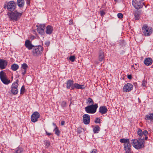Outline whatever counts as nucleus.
Returning <instances> with one entry per match:
<instances>
[{"mask_svg": "<svg viewBox=\"0 0 153 153\" xmlns=\"http://www.w3.org/2000/svg\"><path fill=\"white\" fill-rule=\"evenodd\" d=\"M132 145L137 149L143 148L144 147V137H143L138 138V140L134 139L132 140Z\"/></svg>", "mask_w": 153, "mask_h": 153, "instance_id": "f257e3e1", "label": "nucleus"}, {"mask_svg": "<svg viewBox=\"0 0 153 153\" xmlns=\"http://www.w3.org/2000/svg\"><path fill=\"white\" fill-rule=\"evenodd\" d=\"M73 81L72 80H68L66 83L67 88L69 89L71 88V89H74L75 88L82 89L85 88V86L84 85H80L76 83L73 84Z\"/></svg>", "mask_w": 153, "mask_h": 153, "instance_id": "f03ea898", "label": "nucleus"}, {"mask_svg": "<svg viewBox=\"0 0 153 153\" xmlns=\"http://www.w3.org/2000/svg\"><path fill=\"white\" fill-rule=\"evenodd\" d=\"M121 143H124V149L126 151L125 153H132L131 149V146L128 139H122L120 140Z\"/></svg>", "mask_w": 153, "mask_h": 153, "instance_id": "7ed1b4c3", "label": "nucleus"}, {"mask_svg": "<svg viewBox=\"0 0 153 153\" xmlns=\"http://www.w3.org/2000/svg\"><path fill=\"white\" fill-rule=\"evenodd\" d=\"M22 13H19L17 11H15L13 12H8L7 15L10 19V20L16 21L20 18Z\"/></svg>", "mask_w": 153, "mask_h": 153, "instance_id": "20e7f679", "label": "nucleus"}, {"mask_svg": "<svg viewBox=\"0 0 153 153\" xmlns=\"http://www.w3.org/2000/svg\"><path fill=\"white\" fill-rule=\"evenodd\" d=\"M153 31L152 27H149L146 25H144L142 28V33L146 36H149L152 34Z\"/></svg>", "mask_w": 153, "mask_h": 153, "instance_id": "39448f33", "label": "nucleus"}, {"mask_svg": "<svg viewBox=\"0 0 153 153\" xmlns=\"http://www.w3.org/2000/svg\"><path fill=\"white\" fill-rule=\"evenodd\" d=\"M98 108L97 104L91 105L85 107V111L86 112L89 114H94L96 111L97 109Z\"/></svg>", "mask_w": 153, "mask_h": 153, "instance_id": "423d86ee", "label": "nucleus"}, {"mask_svg": "<svg viewBox=\"0 0 153 153\" xmlns=\"http://www.w3.org/2000/svg\"><path fill=\"white\" fill-rule=\"evenodd\" d=\"M42 51L43 47L41 46H34L33 48L32 53L33 56H38L42 53Z\"/></svg>", "mask_w": 153, "mask_h": 153, "instance_id": "0eeeda50", "label": "nucleus"}, {"mask_svg": "<svg viewBox=\"0 0 153 153\" xmlns=\"http://www.w3.org/2000/svg\"><path fill=\"white\" fill-rule=\"evenodd\" d=\"M144 0H133L132 4L136 9H139L142 7L144 3L143 1Z\"/></svg>", "mask_w": 153, "mask_h": 153, "instance_id": "6e6552de", "label": "nucleus"}, {"mask_svg": "<svg viewBox=\"0 0 153 153\" xmlns=\"http://www.w3.org/2000/svg\"><path fill=\"white\" fill-rule=\"evenodd\" d=\"M0 78L1 82L5 85H8L10 82V80L7 79L6 73L3 71L0 72Z\"/></svg>", "mask_w": 153, "mask_h": 153, "instance_id": "1a4fd4ad", "label": "nucleus"}, {"mask_svg": "<svg viewBox=\"0 0 153 153\" xmlns=\"http://www.w3.org/2000/svg\"><path fill=\"white\" fill-rule=\"evenodd\" d=\"M7 7V9L9 11H13L16 8V4L15 2L11 1L8 2L7 4H5L4 8Z\"/></svg>", "mask_w": 153, "mask_h": 153, "instance_id": "9d476101", "label": "nucleus"}, {"mask_svg": "<svg viewBox=\"0 0 153 153\" xmlns=\"http://www.w3.org/2000/svg\"><path fill=\"white\" fill-rule=\"evenodd\" d=\"M19 80L17 79L16 80V82L13 83L11 87V91L12 94L14 95L16 94L18 92L17 88L18 86Z\"/></svg>", "mask_w": 153, "mask_h": 153, "instance_id": "9b49d317", "label": "nucleus"}, {"mask_svg": "<svg viewBox=\"0 0 153 153\" xmlns=\"http://www.w3.org/2000/svg\"><path fill=\"white\" fill-rule=\"evenodd\" d=\"M133 87V86L130 83L126 84L123 88V91L125 92H128L131 91Z\"/></svg>", "mask_w": 153, "mask_h": 153, "instance_id": "f8f14e48", "label": "nucleus"}, {"mask_svg": "<svg viewBox=\"0 0 153 153\" xmlns=\"http://www.w3.org/2000/svg\"><path fill=\"white\" fill-rule=\"evenodd\" d=\"M40 116V114L37 111L35 112L31 116V121L33 123L36 122L38 121V119L39 117Z\"/></svg>", "mask_w": 153, "mask_h": 153, "instance_id": "ddd939ff", "label": "nucleus"}, {"mask_svg": "<svg viewBox=\"0 0 153 153\" xmlns=\"http://www.w3.org/2000/svg\"><path fill=\"white\" fill-rule=\"evenodd\" d=\"M36 27H37L38 32L40 34L43 35L45 33L44 30L45 27L44 25H36Z\"/></svg>", "mask_w": 153, "mask_h": 153, "instance_id": "4468645a", "label": "nucleus"}, {"mask_svg": "<svg viewBox=\"0 0 153 153\" xmlns=\"http://www.w3.org/2000/svg\"><path fill=\"white\" fill-rule=\"evenodd\" d=\"M82 121L84 123L88 125L89 123L90 120V117L87 114H85L82 116Z\"/></svg>", "mask_w": 153, "mask_h": 153, "instance_id": "2eb2a0df", "label": "nucleus"}, {"mask_svg": "<svg viewBox=\"0 0 153 153\" xmlns=\"http://www.w3.org/2000/svg\"><path fill=\"white\" fill-rule=\"evenodd\" d=\"M25 46L29 50L32 49L34 46L32 44L31 42L29 40H27L25 41Z\"/></svg>", "mask_w": 153, "mask_h": 153, "instance_id": "dca6fc26", "label": "nucleus"}, {"mask_svg": "<svg viewBox=\"0 0 153 153\" xmlns=\"http://www.w3.org/2000/svg\"><path fill=\"white\" fill-rule=\"evenodd\" d=\"M105 57L104 53L103 51L100 50L98 53V59L99 61L102 62V61Z\"/></svg>", "mask_w": 153, "mask_h": 153, "instance_id": "f3484780", "label": "nucleus"}, {"mask_svg": "<svg viewBox=\"0 0 153 153\" xmlns=\"http://www.w3.org/2000/svg\"><path fill=\"white\" fill-rule=\"evenodd\" d=\"M108 109L105 106H101L99 109V112L102 114H105L107 111Z\"/></svg>", "mask_w": 153, "mask_h": 153, "instance_id": "a211bd4d", "label": "nucleus"}, {"mask_svg": "<svg viewBox=\"0 0 153 153\" xmlns=\"http://www.w3.org/2000/svg\"><path fill=\"white\" fill-rule=\"evenodd\" d=\"M7 62L4 60L0 59V68L1 69H4L7 65Z\"/></svg>", "mask_w": 153, "mask_h": 153, "instance_id": "6ab92c4d", "label": "nucleus"}, {"mask_svg": "<svg viewBox=\"0 0 153 153\" xmlns=\"http://www.w3.org/2000/svg\"><path fill=\"white\" fill-rule=\"evenodd\" d=\"M144 62V64L146 66L150 65L152 63V60L151 58H146L145 59Z\"/></svg>", "mask_w": 153, "mask_h": 153, "instance_id": "aec40b11", "label": "nucleus"}, {"mask_svg": "<svg viewBox=\"0 0 153 153\" xmlns=\"http://www.w3.org/2000/svg\"><path fill=\"white\" fill-rule=\"evenodd\" d=\"M53 30L52 27L50 25H48L46 27V33L47 34H51Z\"/></svg>", "mask_w": 153, "mask_h": 153, "instance_id": "412c9836", "label": "nucleus"}, {"mask_svg": "<svg viewBox=\"0 0 153 153\" xmlns=\"http://www.w3.org/2000/svg\"><path fill=\"white\" fill-rule=\"evenodd\" d=\"M134 16L135 19L136 20L139 19L140 17V12L138 10H136L134 12Z\"/></svg>", "mask_w": 153, "mask_h": 153, "instance_id": "4be33fe9", "label": "nucleus"}, {"mask_svg": "<svg viewBox=\"0 0 153 153\" xmlns=\"http://www.w3.org/2000/svg\"><path fill=\"white\" fill-rule=\"evenodd\" d=\"M145 119L147 120H153V113H149L145 116Z\"/></svg>", "mask_w": 153, "mask_h": 153, "instance_id": "5701e85b", "label": "nucleus"}, {"mask_svg": "<svg viewBox=\"0 0 153 153\" xmlns=\"http://www.w3.org/2000/svg\"><path fill=\"white\" fill-rule=\"evenodd\" d=\"M17 3L18 6L20 7H22L24 5V0H17Z\"/></svg>", "mask_w": 153, "mask_h": 153, "instance_id": "b1692460", "label": "nucleus"}, {"mask_svg": "<svg viewBox=\"0 0 153 153\" xmlns=\"http://www.w3.org/2000/svg\"><path fill=\"white\" fill-rule=\"evenodd\" d=\"M11 68L13 71H15L19 68V66L17 64H13L11 65Z\"/></svg>", "mask_w": 153, "mask_h": 153, "instance_id": "393cba45", "label": "nucleus"}, {"mask_svg": "<svg viewBox=\"0 0 153 153\" xmlns=\"http://www.w3.org/2000/svg\"><path fill=\"white\" fill-rule=\"evenodd\" d=\"M100 128L99 126L97 125L93 128V131L94 133H97L100 131Z\"/></svg>", "mask_w": 153, "mask_h": 153, "instance_id": "a878e982", "label": "nucleus"}, {"mask_svg": "<svg viewBox=\"0 0 153 153\" xmlns=\"http://www.w3.org/2000/svg\"><path fill=\"white\" fill-rule=\"evenodd\" d=\"M28 67L27 65L25 63H24L22 65L21 68V70H27Z\"/></svg>", "mask_w": 153, "mask_h": 153, "instance_id": "bb28decb", "label": "nucleus"}, {"mask_svg": "<svg viewBox=\"0 0 153 153\" xmlns=\"http://www.w3.org/2000/svg\"><path fill=\"white\" fill-rule=\"evenodd\" d=\"M148 132L147 130H144L143 132V134L145 136V137L144 138V140H147L148 139Z\"/></svg>", "mask_w": 153, "mask_h": 153, "instance_id": "cd10ccee", "label": "nucleus"}, {"mask_svg": "<svg viewBox=\"0 0 153 153\" xmlns=\"http://www.w3.org/2000/svg\"><path fill=\"white\" fill-rule=\"evenodd\" d=\"M137 134L138 135L141 137H142L143 136V132L140 129H138L137 131Z\"/></svg>", "mask_w": 153, "mask_h": 153, "instance_id": "c85d7f7f", "label": "nucleus"}, {"mask_svg": "<svg viewBox=\"0 0 153 153\" xmlns=\"http://www.w3.org/2000/svg\"><path fill=\"white\" fill-rule=\"evenodd\" d=\"M54 131H55V134L59 136V135L60 132L57 126H56V128H55Z\"/></svg>", "mask_w": 153, "mask_h": 153, "instance_id": "c756f323", "label": "nucleus"}, {"mask_svg": "<svg viewBox=\"0 0 153 153\" xmlns=\"http://www.w3.org/2000/svg\"><path fill=\"white\" fill-rule=\"evenodd\" d=\"M44 142V143L47 147H48L50 146L51 143L49 141L45 140Z\"/></svg>", "mask_w": 153, "mask_h": 153, "instance_id": "7c9ffc66", "label": "nucleus"}, {"mask_svg": "<svg viewBox=\"0 0 153 153\" xmlns=\"http://www.w3.org/2000/svg\"><path fill=\"white\" fill-rule=\"evenodd\" d=\"M87 100L89 104L93 105L94 102L91 98L90 97H89L88 98Z\"/></svg>", "mask_w": 153, "mask_h": 153, "instance_id": "2f4dec72", "label": "nucleus"}, {"mask_svg": "<svg viewBox=\"0 0 153 153\" xmlns=\"http://www.w3.org/2000/svg\"><path fill=\"white\" fill-rule=\"evenodd\" d=\"M66 104L67 103L66 102L62 101L61 103V106L63 108L65 107L66 106Z\"/></svg>", "mask_w": 153, "mask_h": 153, "instance_id": "473e14b6", "label": "nucleus"}, {"mask_svg": "<svg viewBox=\"0 0 153 153\" xmlns=\"http://www.w3.org/2000/svg\"><path fill=\"white\" fill-rule=\"evenodd\" d=\"M69 59L72 62H73L75 59V57L74 56H71L69 58Z\"/></svg>", "mask_w": 153, "mask_h": 153, "instance_id": "72a5a7b5", "label": "nucleus"}, {"mask_svg": "<svg viewBox=\"0 0 153 153\" xmlns=\"http://www.w3.org/2000/svg\"><path fill=\"white\" fill-rule=\"evenodd\" d=\"M100 119L99 118H97L94 121L96 123H100Z\"/></svg>", "mask_w": 153, "mask_h": 153, "instance_id": "f704fd0d", "label": "nucleus"}, {"mask_svg": "<svg viewBox=\"0 0 153 153\" xmlns=\"http://www.w3.org/2000/svg\"><path fill=\"white\" fill-rule=\"evenodd\" d=\"M117 17L120 19H122L123 18V15L122 13H119L117 14Z\"/></svg>", "mask_w": 153, "mask_h": 153, "instance_id": "c9c22d12", "label": "nucleus"}, {"mask_svg": "<svg viewBox=\"0 0 153 153\" xmlns=\"http://www.w3.org/2000/svg\"><path fill=\"white\" fill-rule=\"evenodd\" d=\"M25 90V88L24 86H22L21 89V94H22L24 91Z\"/></svg>", "mask_w": 153, "mask_h": 153, "instance_id": "e433bc0d", "label": "nucleus"}, {"mask_svg": "<svg viewBox=\"0 0 153 153\" xmlns=\"http://www.w3.org/2000/svg\"><path fill=\"white\" fill-rule=\"evenodd\" d=\"M21 70L22 72V74L24 75L26 73L27 70Z\"/></svg>", "mask_w": 153, "mask_h": 153, "instance_id": "4c0bfd02", "label": "nucleus"}, {"mask_svg": "<svg viewBox=\"0 0 153 153\" xmlns=\"http://www.w3.org/2000/svg\"><path fill=\"white\" fill-rule=\"evenodd\" d=\"M146 84V82L145 80H143L142 82V85L143 86H145Z\"/></svg>", "mask_w": 153, "mask_h": 153, "instance_id": "58836bf2", "label": "nucleus"}, {"mask_svg": "<svg viewBox=\"0 0 153 153\" xmlns=\"http://www.w3.org/2000/svg\"><path fill=\"white\" fill-rule=\"evenodd\" d=\"M50 44V42L49 41H47L45 42V45L47 46H48Z\"/></svg>", "mask_w": 153, "mask_h": 153, "instance_id": "ea45409f", "label": "nucleus"}, {"mask_svg": "<svg viewBox=\"0 0 153 153\" xmlns=\"http://www.w3.org/2000/svg\"><path fill=\"white\" fill-rule=\"evenodd\" d=\"M105 14V12L103 11H100V14L102 16H103Z\"/></svg>", "mask_w": 153, "mask_h": 153, "instance_id": "a19ab883", "label": "nucleus"}, {"mask_svg": "<svg viewBox=\"0 0 153 153\" xmlns=\"http://www.w3.org/2000/svg\"><path fill=\"white\" fill-rule=\"evenodd\" d=\"M90 153H97V150L95 149H93L92 151L90 152Z\"/></svg>", "mask_w": 153, "mask_h": 153, "instance_id": "79ce46f5", "label": "nucleus"}, {"mask_svg": "<svg viewBox=\"0 0 153 153\" xmlns=\"http://www.w3.org/2000/svg\"><path fill=\"white\" fill-rule=\"evenodd\" d=\"M128 78L129 79H131L132 78V76L131 75H128Z\"/></svg>", "mask_w": 153, "mask_h": 153, "instance_id": "37998d69", "label": "nucleus"}, {"mask_svg": "<svg viewBox=\"0 0 153 153\" xmlns=\"http://www.w3.org/2000/svg\"><path fill=\"white\" fill-rule=\"evenodd\" d=\"M65 123V122L64 121H61V125L63 126L64 125V124Z\"/></svg>", "mask_w": 153, "mask_h": 153, "instance_id": "c03bdc74", "label": "nucleus"}, {"mask_svg": "<svg viewBox=\"0 0 153 153\" xmlns=\"http://www.w3.org/2000/svg\"><path fill=\"white\" fill-rule=\"evenodd\" d=\"M73 24V21L72 20H70L69 21V25H72Z\"/></svg>", "mask_w": 153, "mask_h": 153, "instance_id": "a18cd8bd", "label": "nucleus"}, {"mask_svg": "<svg viewBox=\"0 0 153 153\" xmlns=\"http://www.w3.org/2000/svg\"><path fill=\"white\" fill-rule=\"evenodd\" d=\"M26 1L27 4H30V0H26Z\"/></svg>", "mask_w": 153, "mask_h": 153, "instance_id": "49530a36", "label": "nucleus"}, {"mask_svg": "<svg viewBox=\"0 0 153 153\" xmlns=\"http://www.w3.org/2000/svg\"><path fill=\"white\" fill-rule=\"evenodd\" d=\"M46 133L48 135V136H49L51 134V133H48L46 131Z\"/></svg>", "mask_w": 153, "mask_h": 153, "instance_id": "de8ad7c7", "label": "nucleus"}, {"mask_svg": "<svg viewBox=\"0 0 153 153\" xmlns=\"http://www.w3.org/2000/svg\"><path fill=\"white\" fill-rule=\"evenodd\" d=\"M53 126H54L55 127V128H56V126H56V125L54 123H53Z\"/></svg>", "mask_w": 153, "mask_h": 153, "instance_id": "09e8293b", "label": "nucleus"}, {"mask_svg": "<svg viewBox=\"0 0 153 153\" xmlns=\"http://www.w3.org/2000/svg\"><path fill=\"white\" fill-rule=\"evenodd\" d=\"M1 153H3V152H1Z\"/></svg>", "mask_w": 153, "mask_h": 153, "instance_id": "8fccbe9b", "label": "nucleus"}]
</instances>
